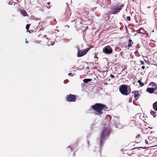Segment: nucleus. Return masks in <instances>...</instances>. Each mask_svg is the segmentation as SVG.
Instances as JSON below:
<instances>
[{"label": "nucleus", "mask_w": 157, "mask_h": 157, "mask_svg": "<svg viewBox=\"0 0 157 157\" xmlns=\"http://www.w3.org/2000/svg\"><path fill=\"white\" fill-rule=\"evenodd\" d=\"M91 108L97 115L99 116L103 114L102 111L104 109L105 111L108 109L105 105L99 103H95L91 106Z\"/></svg>", "instance_id": "obj_1"}, {"label": "nucleus", "mask_w": 157, "mask_h": 157, "mask_svg": "<svg viewBox=\"0 0 157 157\" xmlns=\"http://www.w3.org/2000/svg\"><path fill=\"white\" fill-rule=\"evenodd\" d=\"M110 130L111 129L109 125H105L104 129L101 133V136L100 141V144L101 146L102 145L104 141L107 137L109 136L110 132Z\"/></svg>", "instance_id": "obj_2"}, {"label": "nucleus", "mask_w": 157, "mask_h": 157, "mask_svg": "<svg viewBox=\"0 0 157 157\" xmlns=\"http://www.w3.org/2000/svg\"><path fill=\"white\" fill-rule=\"evenodd\" d=\"M128 86L126 85H122L119 87V90L120 92L124 95L127 96L131 92V89L130 88V90H128Z\"/></svg>", "instance_id": "obj_3"}, {"label": "nucleus", "mask_w": 157, "mask_h": 157, "mask_svg": "<svg viewBox=\"0 0 157 157\" xmlns=\"http://www.w3.org/2000/svg\"><path fill=\"white\" fill-rule=\"evenodd\" d=\"M123 5L118 7L113 6L111 8L110 13L112 14H117L119 13L122 9V6Z\"/></svg>", "instance_id": "obj_4"}, {"label": "nucleus", "mask_w": 157, "mask_h": 157, "mask_svg": "<svg viewBox=\"0 0 157 157\" xmlns=\"http://www.w3.org/2000/svg\"><path fill=\"white\" fill-rule=\"evenodd\" d=\"M90 49V48H88L84 50H78L77 56L81 57L85 55Z\"/></svg>", "instance_id": "obj_5"}, {"label": "nucleus", "mask_w": 157, "mask_h": 157, "mask_svg": "<svg viewBox=\"0 0 157 157\" xmlns=\"http://www.w3.org/2000/svg\"><path fill=\"white\" fill-rule=\"evenodd\" d=\"M66 98L68 101L74 102L76 99V96L70 94L66 96Z\"/></svg>", "instance_id": "obj_6"}, {"label": "nucleus", "mask_w": 157, "mask_h": 157, "mask_svg": "<svg viewBox=\"0 0 157 157\" xmlns=\"http://www.w3.org/2000/svg\"><path fill=\"white\" fill-rule=\"evenodd\" d=\"M103 51L106 54H110L112 53L113 49L110 46H107L104 47Z\"/></svg>", "instance_id": "obj_7"}, {"label": "nucleus", "mask_w": 157, "mask_h": 157, "mask_svg": "<svg viewBox=\"0 0 157 157\" xmlns=\"http://www.w3.org/2000/svg\"><path fill=\"white\" fill-rule=\"evenodd\" d=\"M132 93L134 94V97L136 100H137L139 98L140 94L138 91L134 90L132 92Z\"/></svg>", "instance_id": "obj_8"}, {"label": "nucleus", "mask_w": 157, "mask_h": 157, "mask_svg": "<svg viewBox=\"0 0 157 157\" xmlns=\"http://www.w3.org/2000/svg\"><path fill=\"white\" fill-rule=\"evenodd\" d=\"M143 138L142 135L139 134L136 137V140L137 143H140L143 141Z\"/></svg>", "instance_id": "obj_9"}, {"label": "nucleus", "mask_w": 157, "mask_h": 157, "mask_svg": "<svg viewBox=\"0 0 157 157\" xmlns=\"http://www.w3.org/2000/svg\"><path fill=\"white\" fill-rule=\"evenodd\" d=\"M156 89V88H148L147 89V91L150 94H152L154 93L155 90Z\"/></svg>", "instance_id": "obj_10"}, {"label": "nucleus", "mask_w": 157, "mask_h": 157, "mask_svg": "<svg viewBox=\"0 0 157 157\" xmlns=\"http://www.w3.org/2000/svg\"><path fill=\"white\" fill-rule=\"evenodd\" d=\"M153 109L156 111H157V101L155 102L153 105Z\"/></svg>", "instance_id": "obj_11"}, {"label": "nucleus", "mask_w": 157, "mask_h": 157, "mask_svg": "<svg viewBox=\"0 0 157 157\" xmlns=\"http://www.w3.org/2000/svg\"><path fill=\"white\" fill-rule=\"evenodd\" d=\"M151 114L154 117H155L157 116V113L154 111L151 110L150 112Z\"/></svg>", "instance_id": "obj_12"}, {"label": "nucleus", "mask_w": 157, "mask_h": 157, "mask_svg": "<svg viewBox=\"0 0 157 157\" xmlns=\"http://www.w3.org/2000/svg\"><path fill=\"white\" fill-rule=\"evenodd\" d=\"M133 43L131 39H129V43H128V46L129 47L132 46Z\"/></svg>", "instance_id": "obj_13"}, {"label": "nucleus", "mask_w": 157, "mask_h": 157, "mask_svg": "<svg viewBox=\"0 0 157 157\" xmlns=\"http://www.w3.org/2000/svg\"><path fill=\"white\" fill-rule=\"evenodd\" d=\"M91 81L92 79H84L83 80V82L86 83H87L88 82Z\"/></svg>", "instance_id": "obj_14"}, {"label": "nucleus", "mask_w": 157, "mask_h": 157, "mask_svg": "<svg viewBox=\"0 0 157 157\" xmlns=\"http://www.w3.org/2000/svg\"><path fill=\"white\" fill-rule=\"evenodd\" d=\"M145 143L146 144H151L152 143V142H151L150 140H145Z\"/></svg>", "instance_id": "obj_15"}, {"label": "nucleus", "mask_w": 157, "mask_h": 157, "mask_svg": "<svg viewBox=\"0 0 157 157\" xmlns=\"http://www.w3.org/2000/svg\"><path fill=\"white\" fill-rule=\"evenodd\" d=\"M138 82L139 83L141 87H142L144 85V84L143 82H142L140 80L138 81Z\"/></svg>", "instance_id": "obj_16"}, {"label": "nucleus", "mask_w": 157, "mask_h": 157, "mask_svg": "<svg viewBox=\"0 0 157 157\" xmlns=\"http://www.w3.org/2000/svg\"><path fill=\"white\" fill-rule=\"evenodd\" d=\"M21 14L25 16H27V14L25 10H23L22 11Z\"/></svg>", "instance_id": "obj_17"}, {"label": "nucleus", "mask_w": 157, "mask_h": 157, "mask_svg": "<svg viewBox=\"0 0 157 157\" xmlns=\"http://www.w3.org/2000/svg\"><path fill=\"white\" fill-rule=\"evenodd\" d=\"M149 85H150L152 86H155V85H156L155 86H156V84H155L154 82H151L149 84Z\"/></svg>", "instance_id": "obj_18"}, {"label": "nucleus", "mask_w": 157, "mask_h": 157, "mask_svg": "<svg viewBox=\"0 0 157 157\" xmlns=\"http://www.w3.org/2000/svg\"><path fill=\"white\" fill-rule=\"evenodd\" d=\"M140 48V46L139 44H137L136 46V52H138V49Z\"/></svg>", "instance_id": "obj_19"}, {"label": "nucleus", "mask_w": 157, "mask_h": 157, "mask_svg": "<svg viewBox=\"0 0 157 157\" xmlns=\"http://www.w3.org/2000/svg\"><path fill=\"white\" fill-rule=\"evenodd\" d=\"M153 137L152 136H149V138H148V140H150V141H151L152 140L153 138Z\"/></svg>", "instance_id": "obj_20"}, {"label": "nucleus", "mask_w": 157, "mask_h": 157, "mask_svg": "<svg viewBox=\"0 0 157 157\" xmlns=\"http://www.w3.org/2000/svg\"><path fill=\"white\" fill-rule=\"evenodd\" d=\"M132 97H130L129 98V100L128 102L129 103H131L132 102Z\"/></svg>", "instance_id": "obj_21"}, {"label": "nucleus", "mask_w": 157, "mask_h": 157, "mask_svg": "<svg viewBox=\"0 0 157 157\" xmlns=\"http://www.w3.org/2000/svg\"><path fill=\"white\" fill-rule=\"evenodd\" d=\"M30 25L29 24H27L26 26V29L28 30H29V28Z\"/></svg>", "instance_id": "obj_22"}, {"label": "nucleus", "mask_w": 157, "mask_h": 157, "mask_svg": "<svg viewBox=\"0 0 157 157\" xmlns=\"http://www.w3.org/2000/svg\"><path fill=\"white\" fill-rule=\"evenodd\" d=\"M139 31L140 32V33H142V32H143V33L144 32V30L142 29H139Z\"/></svg>", "instance_id": "obj_23"}, {"label": "nucleus", "mask_w": 157, "mask_h": 157, "mask_svg": "<svg viewBox=\"0 0 157 157\" xmlns=\"http://www.w3.org/2000/svg\"><path fill=\"white\" fill-rule=\"evenodd\" d=\"M127 19L128 21H130L131 20V17L130 16H128L127 17Z\"/></svg>", "instance_id": "obj_24"}, {"label": "nucleus", "mask_w": 157, "mask_h": 157, "mask_svg": "<svg viewBox=\"0 0 157 157\" xmlns=\"http://www.w3.org/2000/svg\"><path fill=\"white\" fill-rule=\"evenodd\" d=\"M156 140V138H153L152 140L151 141V142H152V143L153 142L155 141Z\"/></svg>", "instance_id": "obj_25"}, {"label": "nucleus", "mask_w": 157, "mask_h": 157, "mask_svg": "<svg viewBox=\"0 0 157 157\" xmlns=\"http://www.w3.org/2000/svg\"><path fill=\"white\" fill-rule=\"evenodd\" d=\"M68 82V80L67 79H66L64 81V83L66 84V83H67Z\"/></svg>", "instance_id": "obj_26"}, {"label": "nucleus", "mask_w": 157, "mask_h": 157, "mask_svg": "<svg viewBox=\"0 0 157 157\" xmlns=\"http://www.w3.org/2000/svg\"><path fill=\"white\" fill-rule=\"evenodd\" d=\"M140 64L141 65L144 64V62L142 60H140Z\"/></svg>", "instance_id": "obj_27"}, {"label": "nucleus", "mask_w": 157, "mask_h": 157, "mask_svg": "<svg viewBox=\"0 0 157 157\" xmlns=\"http://www.w3.org/2000/svg\"><path fill=\"white\" fill-rule=\"evenodd\" d=\"M110 76L112 78H114L115 77L112 74H111L110 75Z\"/></svg>", "instance_id": "obj_28"}, {"label": "nucleus", "mask_w": 157, "mask_h": 157, "mask_svg": "<svg viewBox=\"0 0 157 157\" xmlns=\"http://www.w3.org/2000/svg\"><path fill=\"white\" fill-rule=\"evenodd\" d=\"M71 75V76H73V74L71 73H69L68 75Z\"/></svg>", "instance_id": "obj_29"}, {"label": "nucleus", "mask_w": 157, "mask_h": 157, "mask_svg": "<svg viewBox=\"0 0 157 157\" xmlns=\"http://www.w3.org/2000/svg\"><path fill=\"white\" fill-rule=\"evenodd\" d=\"M94 58H96V59H98V57H97V56H96V54H95V55L94 56Z\"/></svg>", "instance_id": "obj_30"}, {"label": "nucleus", "mask_w": 157, "mask_h": 157, "mask_svg": "<svg viewBox=\"0 0 157 157\" xmlns=\"http://www.w3.org/2000/svg\"><path fill=\"white\" fill-rule=\"evenodd\" d=\"M145 67L144 66H142V69H145Z\"/></svg>", "instance_id": "obj_31"}, {"label": "nucleus", "mask_w": 157, "mask_h": 157, "mask_svg": "<svg viewBox=\"0 0 157 157\" xmlns=\"http://www.w3.org/2000/svg\"><path fill=\"white\" fill-rule=\"evenodd\" d=\"M25 42H26V43H29V42H28V41H27L26 39V41H25Z\"/></svg>", "instance_id": "obj_32"}, {"label": "nucleus", "mask_w": 157, "mask_h": 157, "mask_svg": "<svg viewBox=\"0 0 157 157\" xmlns=\"http://www.w3.org/2000/svg\"><path fill=\"white\" fill-rule=\"evenodd\" d=\"M47 4H48V5H49L50 4V3L49 2H47Z\"/></svg>", "instance_id": "obj_33"}, {"label": "nucleus", "mask_w": 157, "mask_h": 157, "mask_svg": "<svg viewBox=\"0 0 157 157\" xmlns=\"http://www.w3.org/2000/svg\"><path fill=\"white\" fill-rule=\"evenodd\" d=\"M75 155V153H74V155Z\"/></svg>", "instance_id": "obj_34"}, {"label": "nucleus", "mask_w": 157, "mask_h": 157, "mask_svg": "<svg viewBox=\"0 0 157 157\" xmlns=\"http://www.w3.org/2000/svg\"><path fill=\"white\" fill-rule=\"evenodd\" d=\"M50 8V6H49V8Z\"/></svg>", "instance_id": "obj_35"}, {"label": "nucleus", "mask_w": 157, "mask_h": 157, "mask_svg": "<svg viewBox=\"0 0 157 157\" xmlns=\"http://www.w3.org/2000/svg\"><path fill=\"white\" fill-rule=\"evenodd\" d=\"M124 70V69H123L122 71H123Z\"/></svg>", "instance_id": "obj_36"}, {"label": "nucleus", "mask_w": 157, "mask_h": 157, "mask_svg": "<svg viewBox=\"0 0 157 157\" xmlns=\"http://www.w3.org/2000/svg\"><path fill=\"white\" fill-rule=\"evenodd\" d=\"M44 36H46V35H44Z\"/></svg>", "instance_id": "obj_37"}]
</instances>
